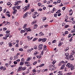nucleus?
Instances as JSON below:
<instances>
[{"instance_id": "obj_1", "label": "nucleus", "mask_w": 75, "mask_h": 75, "mask_svg": "<svg viewBox=\"0 0 75 75\" xmlns=\"http://www.w3.org/2000/svg\"><path fill=\"white\" fill-rule=\"evenodd\" d=\"M57 68V67L54 65H50L49 66V70L51 71H53L55 70Z\"/></svg>"}, {"instance_id": "obj_2", "label": "nucleus", "mask_w": 75, "mask_h": 75, "mask_svg": "<svg viewBox=\"0 0 75 75\" xmlns=\"http://www.w3.org/2000/svg\"><path fill=\"white\" fill-rule=\"evenodd\" d=\"M23 59H24V58H22L21 59V62H20L19 64L20 66H22L24 65V60H23Z\"/></svg>"}, {"instance_id": "obj_3", "label": "nucleus", "mask_w": 75, "mask_h": 75, "mask_svg": "<svg viewBox=\"0 0 75 75\" xmlns=\"http://www.w3.org/2000/svg\"><path fill=\"white\" fill-rule=\"evenodd\" d=\"M42 46H43V45L42 44L39 45L38 47V50H41L42 49Z\"/></svg>"}, {"instance_id": "obj_4", "label": "nucleus", "mask_w": 75, "mask_h": 75, "mask_svg": "<svg viewBox=\"0 0 75 75\" xmlns=\"http://www.w3.org/2000/svg\"><path fill=\"white\" fill-rule=\"evenodd\" d=\"M66 67H68V68H71L72 67V64H71L70 63H68L66 65Z\"/></svg>"}, {"instance_id": "obj_5", "label": "nucleus", "mask_w": 75, "mask_h": 75, "mask_svg": "<svg viewBox=\"0 0 75 75\" xmlns=\"http://www.w3.org/2000/svg\"><path fill=\"white\" fill-rule=\"evenodd\" d=\"M69 57L70 58V59L71 60V61H73L74 59V57H73V56L72 55H70L69 56Z\"/></svg>"}, {"instance_id": "obj_6", "label": "nucleus", "mask_w": 75, "mask_h": 75, "mask_svg": "<svg viewBox=\"0 0 75 75\" xmlns=\"http://www.w3.org/2000/svg\"><path fill=\"white\" fill-rule=\"evenodd\" d=\"M28 13L26 12L24 15H23V17L24 18H26L28 16Z\"/></svg>"}, {"instance_id": "obj_7", "label": "nucleus", "mask_w": 75, "mask_h": 75, "mask_svg": "<svg viewBox=\"0 0 75 75\" xmlns=\"http://www.w3.org/2000/svg\"><path fill=\"white\" fill-rule=\"evenodd\" d=\"M69 11V15H70V16H72V13H73V11L72 9H71Z\"/></svg>"}, {"instance_id": "obj_8", "label": "nucleus", "mask_w": 75, "mask_h": 75, "mask_svg": "<svg viewBox=\"0 0 75 75\" xmlns=\"http://www.w3.org/2000/svg\"><path fill=\"white\" fill-rule=\"evenodd\" d=\"M21 3V1H18L16 2V4H14V5L17 6V5H18V4H19V3Z\"/></svg>"}, {"instance_id": "obj_9", "label": "nucleus", "mask_w": 75, "mask_h": 75, "mask_svg": "<svg viewBox=\"0 0 75 75\" xmlns=\"http://www.w3.org/2000/svg\"><path fill=\"white\" fill-rule=\"evenodd\" d=\"M33 37H31L30 38V36H28L27 37V38L28 39V41H30V40H32V39H33Z\"/></svg>"}, {"instance_id": "obj_10", "label": "nucleus", "mask_w": 75, "mask_h": 75, "mask_svg": "<svg viewBox=\"0 0 75 75\" xmlns=\"http://www.w3.org/2000/svg\"><path fill=\"white\" fill-rule=\"evenodd\" d=\"M44 35V33H43L42 32H41L39 33L38 35V36H39V37H41V36H42V35Z\"/></svg>"}, {"instance_id": "obj_11", "label": "nucleus", "mask_w": 75, "mask_h": 75, "mask_svg": "<svg viewBox=\"0 0 75 75\" xmlns=\"http://www.w3.org/2000/svg\"><path fill=\"white\" fill-rule=\"evenodd\" d=\"M8 45H9V47H12L13 45H12V43L11 42H9L8 43Z\"/></svg>"}, {"instance_id": "obj_12", "label": "nucleus", "mask_w": 75, "mask_h": 75, "mask_svg": "<svg viewBox=\"0 0 75 75\" xmlns=\"http://www.w3.org/2000/svg\"><path fill=\"white\" fill-rule=\"evenodd\" d=\"M42 21L43 22H44L45 21V20H47V18L46 17H43L42 18Z\"/></svg>"}, {"instance_id": "obj_13", "label": "nucleus", "mask_w": 75, "mask_h": 75, "mask_svg": "<svg viewBox=\"0 0 75 75\" xmlns=\"http://www.w3.org/2000/svg\"><path fill=\"white\" fill-rule=\"evenodd\" d=\"M39 52H37V51H36L35 52V53H34V56H35V55H37V54H38Z\"/></svg>"}, {"instance_id": "obj_14", "label": "nucleus", "mask_w": 75, "mask_h": 75, "mask_svg": "<svg viewBox=\"0 0 75 75\" xmlns=\"http://www.w3.org/2000/svg\"><path fill=\"white\" fill-rule=\"evenodd\" d=\"M61 69H63L65 68V64H64L61 66Z\"/></svg>"}, {"instance_id": "obj_15", "label": "nucleus", "mask_w": 75, "mask_h": 75, "mask_svg": "<svg viewBox=\"0 0 75 75\" xmlns=\"http://www.w3.org/2000/svg\"><path fill=\"white\" fill-rule=\"evenodd\" d=\"M62 44H63V42H60L59 43L58 46L59 47H60V46H62Z\"/></svg>"}, {"instance_id": "obj_16", "label": "nucleus", "mask_w": 75, "mask_h": 75, "mask_svg": "<svg viewBox=\"0 0 75 75\" xmlns=\"http://www.w3.org/2000/svg\"><path fill=\"white\" fill-rule=\"evenodd\" d=\"M13 58H14V60H16L17 59H18V56H17L16 57V56H14L13 57Z\"/></svg>"}, {"instance_id": "obj_17", "label": "nucleus", "mask_w": 75, "mask_h": 75, "mask_svg": "<svg viewBox=\"0 0 75 75\" xmlns=\"http://www.w3.org/2000/svg\"><path fill=\"white\" fill-rule=\"evenodd\" d=\"M56 10H55V8H53V10L51 11V12L52 13H54V11H55Z\"/></svg>"}, {"instance_id": "obj_18", "label": "nucleus", "mask_w": 75, "mask_h": 75, "mask_svg": "<svg viewBox=\"0 0 75 75\" xmlns=\"http://www.w3.org/2000/svg\"><path fill=\"white\" fill-rule=\"evenodd\" d=\"M37 27H38V25H37V24H35L34 25V29H35L37 28Z\"/></svg>"}, {"instance_id": "obj_19", "label": "nucleus", "mask_w": 75, "mask_h": 75, "mask_svg": "<svg viewBox=\"0 0 75 75\" xmlns=\"http://www.w3.org/2000/svg\"><path fill=\"white\" fill-rule=\"evenodd\" d=\"M18 71H21L22 70V67L20 66L19 67V68L18 69Z\"/></svg>"}, {"instance_id": "obj_20", "label": "nucleus", "mask_w": 75, "mask_h": 75, "mask_svg": "<svg viewBox=\"0 0 75 75\" xmlns=\"http://www.w3.org/2000/svg\"><path fill=\"white\" fill-rule=\"evenodd\" d=\"M46 40L47 39L46 38H45L42 39V42H45Z\"/></svg>"}, {"instance_id": "obj_21", "label": "nucleus", "mask_w": 75, "mask_h": 75, "mask_svg": "<svg viewBox=\"0 0 75 75\" xmlns=\"http://www.w3.org/2000/svg\"><path fill=\"white\" fill-rule=\"evenodd\" d=\"M9 35H10V33L8 34H6V35H5V37L6 38H7V37H9Z\"/></svg>"}, {"instance_id": "obj_22", "label": "nucleus", "mask_w": 75, "mask_h": 75, "mask_svg": "<svg viewBox=\"0 0 75 75\" xmlns=\"http://www.w3.org/2000/svg\"><path fill=\"white\" fill-rule=\"evenodd\" d=\"M31 59V57H28V59H27V61H30V60Z\"/></svg>"}, {"instance_id": "obj_23", "label": "nucleus", "mask_w": 75, "mask_h": 75, "mask_svg": "<svg viewBox=\"0 0 75 75\" xmlns=\"http://www.w3.org/2000/svg\"><path fill=\"white\" fill-rule=\"evenodd\" d=\"M20 7H21V6H16V8L18 10V9H20Z\"/></svg>"}, {"instance_id": "obj_24", "label": "nucleus", "mask_w": 75, "mask_h": 75, "mask_svg": "<svg viewBox=\"0 0 75 75\" xmlns=\"http://www.w3.org/2000/svg\"><path fill=\"white\" fill-rule=\"evenodd\" d=\"M25 69H26V67H24L22 69V71H25Z\"/></svg>"}, {"instance_id": "obj_25", "label": "nucleus", "mask_w": 75, "mask_h": 75, "mask_svg": "<svg viewBox=\"0 0 75 75\" xmlns=\"http://www.w3.org/2000/svg\"><path fill=\"white\" fill-rule=\"evenodd\" d=\"M42 71L43 72H45V71H48V69H45L43 70Z\"/></svg>"}, {"instance_id": "obj_26", "label": "nucleus", "mask_w": 75, "mask_h": 75, "mask_svg": "<svg viewBox=\"0 0 75 75\" xmlns=\"http://www.w3.org/2000/svg\"><path fill=\"white\" fill-rule=\"evenodd\" d=\"M38 5L39 7H40L42 5V4L40 3H38Z\"/></svg>"}, {"instance_id": "obj_27", "label": "nucleus", "mask_w": 75, "mask_h": 75, "mask_svg": "<svg viewBox=\"0 0 75 75\" xmlns=\"http://www.w3.org/2000/svg\"><path fill=\"white\" fill-rule=\"evenodd\" d=\"M69 47H67L66 48V49L64 50L65 51H67L68 50H69Z\"/></svg>"}, {"instance_id": "obj_28", "label": "nucleus", "mask_w": 75, "mask_h": 75, "mask_svg": "<svg viewBox=\"0 0 75 75\" xmlns=\"http://www.w3.org/2000/svg\"><path fill=\"white\" fill-rule=\"evenodd\" d=\"M3 66H1L0 67V71H1L3 69Z\"/></svg>"}, {"instance_id": "obj_29", "label": "nucleus", "mask_w": 75, "mask_h": 75, "mask_svg": "<svg viewBox=\"0 0 75 75\" xmlns=\"http://www.w3.org/2000/svg\"><path fill=\"white\" fill-rule=\"evenodd\" d=\"M25 31L24 30H22L21 31V33L22 34V33H25Z\"/></svg>"}, {"instance_id": "obj_30", "label": "nucleus", "mask_w": 75, "mask_h": 75, "mask_svg": "<svg viewBox=\"0 0 75 75\" xmlns=\"http://www.w3.org/2000/svg\"><path fill=\"white\" fill-rule=\"evenodd\" d=\"M34 49H36V50L37 49V46L35 45L34 47Z\"/></svg>"}, {"instance_id": "obj_31", "label": "nucleus", "mask_w": 75, "mask_h": 75, "mask_svg": "<svg viewBox=\"0 0 75 75\" xmlns=\"http://www.w3.org/2000/svg\"><path fill=\"white\" fill-rule=\"evenodd\" d=\"M65 55L66 57H68L69 56V54L68 53H66L65 54Z\"/></svg>"}, {"instance_id": "obj_32", "label": "nucleus", "mask_w": 75, "mask_h": 75, "mask_svg": "<svg viewBox=\"0 0 75 75\" xmlns=\"http://www.w3.org/2000/svg\"><path fill=\"white\" fill-rule=\"evenodd\" d=\"M19 51H23V49L22 48H20L19 49Z\"/></svg>"}, {"instance_id": "obj_33", "label": "nucleus", "mask_w": 75, "mask_h": 75, "mask_svg": "<svg viewBox=\"0 0 75 75\" xmlns=\"http://www.w3.org/2000/svg\"><path fill=\"white\" fill-rule=\"evenodd\" d=\"M68 27H69V25H65L64 26V28H68Z\"/></svg>"}, {"instance_id": "obj_34", "label": "nucleus", "mask_w": 75, "mask_h": 75, "mask_svg": "<svg viewBox=\"0 0 75 75\" xmlns=\"http://www.w3.org/2000/svg\"><path fill=\"white\" fill-rule=\"evenodd\" d=\"M15 25H17V26H18V25H19V24L17 22H15Z\"/></svg>"}, {"instance_id": "obj_35", "label": "nucleus", "mask_w": 75, "mask_h": 75, "mask_svg": "<svg viewBox=\"0 0 75 75\" xmlns=\"http://www.w3.org/2000/svg\"><path fill=\"white\" fill-rule=\"evenodd\" d=\"M37 61H36L35 62H34V63H33V65H35V64H37Z\"/></svg>"}, {"instance_id": "obj_36", "label": "nucleus", "mask_w": 75, "mask_h": 75, "mask_svg": "<svg viewBox=\"0 0 75 75\" xmlns=\"http://www.w3.org/2000/svg\"><path fill=\"white\" fill-rule=\"evenodd\" d=\"M60 12H61V11H60V10H58L57 12H56V13L57 14V13H60Z\"/></svg>"}, {"instance_id": "obj_37", "label": "nucleus", "mask_w": 75, "mask_h": 75, "mask_svg": "<svg viewBox=\"0 0 75 75\" xmlns=\"http://www.w3.org/2000/svg\"><path fill=\"white\" fill-rule=\"evenodd\" d=\"M10 32V31L9 30H7V31H6V33H9Z\"/></svg>"}, {"instance_id": "obj_38", "label": "nucleus", "mask_w": 75, "mask_h": 75, "mask_svg": "<svg viewBox=\"0 0 75 75\" xmlns=\"http://www.w3.org/2000/svg\"><path fill=\"white\" fill-rule=\"evenodd\" d=\"M56 61H53L52 62V64H55V63H56Z\"/></svg>"}, {"instance_id": "obj_39", "label": "nucleus", "mask_w": 75, "mask_h": 75, "mask_svg": "<svg viewBox=\"0 0 75 75\" xmlns=\"http://www.w3.org/2000/svg\"><path fill=\"white\" fill-rule=\"evenodd\" d=\"M25 9L23 10L24 11H26L27 10V6H25Z\"/></svg>"}, {"instance_id": "obj_40", "label": "nucleus", "mask_w": 75, "mask_h": 75, "mask_svg": "<svg viewBox=\"0 0 75 75\" xmlns=\"http://www.w3.org/2000/svg\"><path fill=\"white\" fill-rule=\"evenodd\" d=\"M66 20H68V18H69V17H68V16H66Z\"/></svg>"}, {"instance_id": "obj_41", "label": "nucleus", "mask_w": 75, "mask_h": 75, "mask_svg": "<svg viewBox=\"0 0 75 75\" xmlns=\"http://www.w3.org/2000/svg\"><path fill=\"white\" fill-rule=\"evenodd\" d=\"M71 74H72V73L71 72H69L67 73V75H71Z\"/></svg>"}, {"instance_id": "obj_42", "label": "nucleus", "mask_w": 75, "mask_h": 75, "mask_svg": "<svg viewBox=\"0 0 75 75\" xmlns=\"http://www.w3.org/2000/svg\"><path fill=\"white\" fill-rule=\"evenodd\" d=\"M33 18H36V17L35 15H33Z\"/></svg>"}, {"instance_id": "obj_43", "label": "nucleus", "mask_w": 75, "mask_h": 75, "mask_svg": "<svg viewBox=\"0 0 75 75\" xmlns=\"http://www.w3.org/2000/svg\"><path fill=\"white\" fill-rule=\"evenodd\" d=\"M70 69L71 70H73L74 69V67H71Z\"/></svg>"}, {"instance_id": "obj_44", "label": "nucleus", "mask_w": 75, "mask_h": 75, "mask_svg": "<svg viewBox=\"0 0 75 75\" xmlns=\"http://www.w3.org/2000/svg\"><path fill=\"white\" fill-rule=\"evenodd\" d=\"M3 42H0V45H2L3 44H4Z\"/></svg>"}, {"instance_id": "obj_45", "label": "nucleus", "mask_w": 75, "mask_h": 75, "mask_svg": "<svg viewBox=\"0 0 75 75\" xmlns=\"http://www.w3.org/2000/svg\"><path fill=\"white\" fill-rule=\"evenodd\" d=\"M60 72H61V71L59 72V74L58 75H62V73H61Z\"/></svg>"}, {"instance_id": "obj_46", "label": "nucleus", "mask_w": 75, "mask_h": 75, "mask_svg": "<svg viewBox=\"0 0 75 75\" xmlns=\"http://www.w3.org/2000/svg\"><path fill=\"white\" fill-rule=\"evenodd\" d=\"M33 72H36V71L35 69H33Z\"/></svg>"}, {"instance_id": "obj_47", "label": "nucleus", "mask_w": 75, "mask_h": 75, "mask_svg": "<svg viewBox=\"0 0 75 75\" xmlns=\"http://www.w3.org/2000/svg\"><path fill=\"white\" fill-rule=\"evenodd\" d=\"M65 8H66L65 7H63L62 8V10H63L64 11V10H65Z\"/></svg>"}, {"instance_id": "obj_48", "label": "nucleus", "mask_w": 75, "mask_h": 75, "mask_svg": "<svg viewBox=\"0 0 75 75\" xmlns=\"http://www.w3.org/2000/svg\"><path fill=\"white\" fill-rule=\"evenodd\" d=\"M74 32H75V29H74L72 31H71V33H73Z\"/></svg>"}, {"instance_id": "obj_49", "label": "nucleus", "mask_w": 75, "mask_h": 75, "mask_svg": "<svg viewBox=\"0 0 75 75\" xmlns=\"http://www.w3.org/2000/svg\"><path fill=\"white\" fill-rule=\"evenodd\" d=\"M62 64V63H61V62H60L58 64V65L59 66H61V65Z\"/></svg>"}, {"instance_id": "obj_50", "label": "nucleus", "mask_w": 75, "mask_h": 75, "mask_svg": "<svg viewBox=\"0 0 75 75\" xmlns=\"http://www.w3.org/2000/svg\"><path fill=\"white\" fill-rule=\"evenodd\" d=\"M65 58L66 59H67V60H69V58H68V56H66Z\"/></svg>"}, {"instance_id": "obj_51", "label": "nucleus", "mask_w": 75, "mask_h": 75, "mask_svg": "<svg viewBox=\"0 0 75 75\" xmlns=\"http://www.w3.org/2000/svg\"><path fill=\"white\" fill-rule=\"evenodd\" d=\"M64 71H67V68L65 67L64 69Z\"/></svg>"}, {"instance_id": "obj_52", "label": "nucleus", "mask_w": 75, "mask_h": 75, "mask_svg": "<svg viewBox=\"0 0 75 75\" xmlns=\"http://www.w3.org/2000/svg\"><path fill=\"white\" fill-rule=\"evenodd\" d=\"M42 10V9L41 8H39L38 10V11H41Z\"/></svg>"}, {"instance_id": "obj_53", "label": "nucleus", "mask_w": 75, "mask_h": 75, "mask_svg": "<svg viewBox=\"0 0 75 75\" xmlns=\"http://www.w3.org/2000/svg\"><path fill=\"white\" fill-rule=\"evenodd\" d=\"M28 31H31V29H30L29 28H28L27 29Z\"/></svg>"}, {"instance_id": "obj_54", "label": "nucleus", "mask_w": 75, "mask_h": 75, "mask_svg": "<svg viewBox=\"0 0 75 75\" xmlns=\"http://www.w3.org/2000/svg\"><path fill=\"white\" fill-rule=\"evenodd\" d=\"M7 4L8 6H10L11 4V3L10 2H8L7 3Z\"/></svg>"}, {"instance_id": "obj_55", "label": "nucleus", "mask_w": 75, "mask_h": 75, "mask_svg": "<svg viewBox=\"0 0 75 75\" xmlns=\"http://www.w3.org/2000/svg\"><path fill=\"white\" fill-rule=\"evenodd\" d=\"M3 69L4 71H5V70H6V67H4L3 68Z\"/></svg>"}, {"instance_id": "obj_56", "label": "nucleus", "mask_w": 75, "mask_h": 75, "mask_svg": "<svg viewBox=\"0 0 75 75\" xmlns=\"http://www.w3.org/2000/svg\"><path fill=\"white\" fill-rule=\"evenodd\" d=\"M71 54H72V55H74V54H75V52H73V51H72Z\"/></svg>"}, {"instance_id": "obj_57", "label": "nucleus", "mask_w": 75, "mask_h": 75, "mask_svg": "<svg viewBox=\"0 0 75 75\" xmlns=\"http://www.w3.org/2000/svg\"><path fill=\"white\" fill-rule=\"evenodd\" d=\"M54 17H57V14L55 13L54 14Z\"/></svg>"}, {"instance_id": "obj_58", "label": "nucleus", "mask_w": 75, "mask_h": 75, "mask_svg": "<svg viewBox=\"0 0 75 75\" xmlns=\"http://www.w3.org/2000/svg\"><path fill=\"white\" fill-rule=\"evenodd\" d=\"M65 33L66 34H68V31H65Z\"/></svg>"}, {"instance_id": "obj_59", "label": "nucleus", "mask_w": 75, "mask_h": 75, "mask_svg": "<svg viewBox=\"0 0 75 75\" xmlns=\"http://www.w3.org/2000/svg\"><path fill=\"white\" fill-rule=\"evenodd\" d=\"M4 31H5V30H7V28H3Z\"/></svg>"}, {"instance_id": "obj_60", "label": "nucleus", "mask_w": 75, "mask_h": 75, "mask_svg": "<svg viewBox=\"0 0 75 75\" xmlns=\"http://www.w3.org/2000/svg\"><path fill=\"white\" fill-rule=\"evenodd\" d=\"M31 12H34V9H31Z\"/></svg>"}, {"instance_id": "obj_61", "label": "nucleus", "mask_w": 75, "mask_h": 75, "mask_svg": "<svg viewBox=\"0 0 75 75\" xmlns=\"http://www.w3.org/2000/svg\"><path fill=\"white\" fill-rule=\"evenodd\" d=\"M20 45H22V44H23V41H20Z\"/></svg>"}, {"instance_id": "obj_62", "label": "nucleus", "mask_w": 75, "mask_h": 75, "mask_svg": "<svg viewBox=\"0 0 75 75\" xmlns=\"http://www.w3.org/2000/svg\"><path fill=\"white\" fill-rule=\"evenodd\" d=\"M7 38L6 37H3V40H7Z\"/></svg>"}, {"instance_id": "obj_63", "label": "nucleus", "mask_w": 75, "mask_h": 75, "mask_svg": "<svg viewBox=\"0 0 75 75\" xmlns=\"http://www.w3.org/2000/svg\"><path fill=\"white\" fill-rule=\"evenodd\" d=\"M61 13H59V14H57L58 16H61Z\"/></svg>"}, {"instance_id": "obj_64", "label": "nucleus", "mask_w": 75, "mask_h": 75, "mask_svg": "<svg viewBox=\"0 0 75 75\" xmlns=\"http://www.w3.org/2000/svg\"><path fill=\"white\" fill-rule=\"evenodd\" d=\"M47 8L46 7H43V10H45Z\"/></svg>"}]
</instances>
